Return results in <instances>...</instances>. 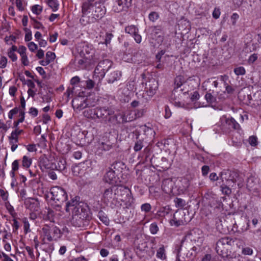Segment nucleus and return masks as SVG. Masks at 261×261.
<instances>
[{
    "instance_id": "obj_1",
    "label": "nucleus",
    "mask_w": 261,
    "mask_h": 261,
    "mask_svg": "<svg viewBox=\"0 0 261 261\" xmlns=\"http://www.w3.org/2000/svg\"><path fill=\"white\" fill-rule=\"evenodd\" d=\"M219 84V81L216 80V77L209 79L202 84V87L207 90L205 99L208 103L215 102L217 96L220 100H223L227 97L225 91L218 89Z\"/></svg>"
},
{
    "instance_id": "obj_2",
    "label": "nucleus",
    "mask_w": 261,
    "mask_h": 261,
    "mask_svg": "<svg viewBox=\"0 0 261 261\" xmlns=\"http://www.w3.org/2000/svg\"><path fill=\"white\" fill-rule=\"evenodd\" d=\"M96 117L101 121L108 123L112 125L117 124L120 122L117 115H115L114 110L108 107H96Z\"/></svg>"
},
{
    "instance_id": "obj_3",
    "label": "nucleus",
    "mask_w": 261,
    "mask_h": 261,
    "mask_svg": "<svg viewBox=\"0 0 261 261\" xmlns=\"http://www.w3.org/2000/svg\"><path fill=\"white\" fill-rule=\"evenodd\" d=\"M116 186L105 187L101 190V201L107 206L113 207L117 201Z\"/></svg>"
},
{
    "instance_id": "obj_4",
    "label": "nucleus",
    "mask_w": 261,
    "mask_h": 261,
    "mask_svg": "<svg viewBox=\"0 0 261 261\" xmlns=\"http://www.w3.org/2000/svg\"><path fill=\"white\" fill-rule=\"evenodd\" d=\"M72 224L75 227H82L88 224V215L87 212L82 207H77L72 213Z\"/></svg>"
},
{
    "instance_id": "obj_5",
    "label": "nucleus",
    "mask_w": 261,
    "mask_h": 261,
    "mask_svg": "<svg viewBox=\"0 0 261 261\" xmlns=\"http://www.w3.org/2000/svg\"><path fill=\"white\" fill-rule=\"evenodd\" d=\"M233 241L232 239L228 238H222L219 239L216 246V251L217 253L223 257H228L230 255L232 244Z\"/></svg>"
},
{
    "instance_id": "obj_6",
    "label": "nucleus",
    "mask_w": 261,
    "mask_h": 261,
    "mask_svg": "<svg viewBox=\"0 0 261 261\" xmlns=\"http://www.w3.org/2000/svg\"><path fill=\"white\" fill-rule=\"evenodd\" d=\"M51 199L57 203V206H61L67 199V195L65 190L59 186L53 187L50 189Z\"/></svg>"
},
{
    "instance_id": "obj_7",
    "label": "nucleus",
    "mask_w": 261,
    "mask_h": 261,
    "mask_svg": "<svg viewBox=\"0 0 261 261\" xmlns=\"http://www.w3.org/2000/svg\"><path fill=\"white\" fill-rule=\"evenodd\" d=\"M116 196L120 197V200L125 203L126 207H130L134 202L130 190L124 186H116Z\"/></svg>"
},
{
    "instance_id": "obj_8",
    "label": "nucleus",
    "mask_w": 261,
    "mask_h": 261,
    "mask_svg": "<svg viewBox=\"0 0 261 261\" xmlns=\"http://www.w3.org/2000/svg\"><path fill=\"white\" fill-rule=\"evenodd\" d=\"M190 220L189 212L185 210L180 209L175 212L170 223L172 225L177 227L187 223Z\"/></svg>"
},
{
    "instance_id": "obj_9",
    "label": "nucleus",
    "mask_w": 261,
    "mask_h": 261,
    "mask_svg": "<svg viewBox=\"0 0 261 261\" xmlns=\"http://www.w3.org/2000/svg\"><path fill=\"white\" fill-rule=\"evenodd\" d=\"M220 178L223 181H231L233 183L238 182V186L239 188H241L243 186V179L240 177L238 173L234 171H231L229 170H223L221 172Z\"/></svg>"
},
{
    "instance_id": "obj_10",
    "label": "nucleus",
    "mask_w": 261,
    "mask_h": 261,
    "mask_svg": "<svg viewBox=\"0 0 261 261\" xmlns=\"http://www.w3.org/2000/svg\"><path fill=\"white\" fill-rule=\"evenodd\" d=\"M77 50L82 58L89 60L93 59L95 53L92 46L86 43L79 44Z\"/></svg>"
},
{
    "instance_id": "obj_11",
    "label": "nucleus",
    "mask_w": 261,
    "mask_h": 261,
    "mask_svg": "<svg viewBox=\"0 0 261 261\" xmlns=\"http://www.w3.org/2000/svg\"><path fill=\"white\" fill-rule=\"evenodd\" d=\"M150 32L149 37L153 40L157 42V43L161 44L164 39L162 30L160 27H152L149 28Z\"/></svg>"
},
{
    "instance_id": "obj_12",
    "label": "nucleus",
    "mask_w": 261,
    "mask_h": 261,
    "mask_svg": "<svg viewBox=\"0 0 261 261\" xmlns=\"http://www.w3.org/2000/svg\"><path fill=\"white\" fill-rule=\"evenodd\" d=\"M112 65V63L109 60H104L99 62L94 71L95 73L99 74L101 77H103Z\"/></svg>"
},
{
    "instance_id": "obj_13",
    "label": "nucleus",
    "mask_w": 261,
    "mask_h": 261,
    "mask_svg": "<svg viewBox=\"0 0 261 261\" xmlns=\"http://www.w3.org/2000/svg\"><path fill=\"white\" fill-rule=\"evenodd\" d=\"M131 0H115L113 6V11L119 13L126 11L130 6Z\"/></svg>"
},
{
    "instance_id": "obj_14",
    "label": "nucleus",
    "mask_w": 261,
    "mask_h": 261,
    "mask_svg": "<svg viewBox=\"0 0 261 261\" xmlns=\"http://www.w3.org/2000/svg\"><path fill=\"white\" fill-rule=\"evenodd\" d=\"M106 13V9L105 7L100 3L96 2L94 10L92 11V15L93 17L96 19H99L102 18Z\"/></svg>"
},
{
    "instance_id": "obj_15",
    "label": "nucleus",
    "mask_w": 261,
    "mask_h": 261,
    "mask_svg": "<svg viewBox=\"0 0 261 261\" xmlns=\"http://www.w3.org/2000/svg\"><path fill=\"white\" fill-rule=\"evenodd\" d=\"M220 122L221 125L226 126L229 129H238L240 127V125L232 117H226L225 116H223L220 118Z\"/></svg>"
},
{
    "instance_id": "obj_16",
    "label": "nucleus",
    "mask_w": 261,
    "mask_h": 261,
    "mask_svg": "<svg viewBox=\"0 0 261 261\" xmlns=\"http://www.w3.org/2000/svg\"><path fill=\"white\" fill-rule=\"evenodd\" d=\"M125 33L133 36L137 43H140L142 41L141 36L138 34V29L134 25H128L125 28Z\"/></svg>"
},
{
    "instance_id": "obj_17",
    "label": "nucleus",
    "mask_w": 261,
    "mask_h": 261,
    "mask_svg": "<svg viewBox=\"0 0 261 261\" xmlns=\"http://www.w3.org/2000/svg\"><path fill=\"white\" fill-rule=\"evenodd\" d=\"M72 105L74 109L81 111L87 108L88 106L87 99L82 97L75 98L72 101Z\"/></svg>"
},
{
    "instance_id": "obj_18",
    "label": "nucleus",
    "mask_w": 261,
    "mask_h": 261,
    "mask_svg": "<svg viewBox=\"0 0 261 261\" xmlns=\"http://www.w3.org/2000/svg\"><path fill=\"white\" fill-rule=\"evenodd\" d=\"M80 198L75 196L72 198L71 200L66 203V211L70 213L71 211L73 213L75 211V209L77 207H82V205L79 203Z\"/></svg>"
},
{
    "instance_id": "obj_19",
    "label": "nucleus",
    "mask_w": 261,
    "mask_h": 261,
    "mask_svg": "<svg viewBox=\"0 0 261 261\" xmlns=\"http://www.w3.org/2000/svg\"><path fill=\"white\" fill-rule=\"evenodd\" d=\"M146 89L147 92H148V95L152 96L158 89V82L154 79L150 80L146 84Z\"/></svg>"
},
{
    "instance_id": "obj_20",
    "label": "nucleus",
    "mask_w": 261,
    "mask_h": 261,
    "mask_svg": "<svg viewBox=\"0 0 261 261\" xmlns=\"http://www.w3.org/2000/svg\"><path fill=\"white\" fill-rule=\"evenodd\" d=\"M118 116V121L120 122L117 124L119 123H124L127 122H130L133 121L135 118L133 116H130V113H126L124 112H122L119 114H117Z\"/></svg>"
},
{
    "instance_id": "obj_21",
    "label": "nucleus",
    "mask_w": 261,
    "mask_h": 261,
    "mask_svg": "<svg viewBox=\"0 0 261 261\" xmlns=\"http://www.w3.org/2000/svg\"><path fill=\"white\" fill-rule=\"evenodd\" d=\"M258 180L253 176H250L247 181V188L250 191H257Z\"/></svg>"
},
{
    "instance_id": "obj_22",
    "label": "nucleus",
    "mask_w": 261,
    "mask_h": 261,
    "mask_svg": "<svg viewBox=\"0 0 261 261\" xmlns=\"http://www.w3.org/2000/svg\"><path fill=\"white\" fill-rule=\"evenodd\" d=\"M173 185V182L171 179H166L163 181L162 188L166 193L170 194L172 192Z\"/></svg>"
},
{
    "instance_id": "obj_23",
    "label": "nucleus",
    "mask_w": 261,
    "mask_h": 261,
    "mask_svg": "<svg viewBox=\"0 0 261 261\" xmlns=\"http://www.w3.org/2000/svg\"><path fill=\"white\" fill-rule=\"evenodd\" d=\"M105 181L110 184H114L116 182L115 172L112 169H109L104 176Z\"/></svg>"
},
{
    "instance_id": "obj_24",
    "label": "nucleus",
    "mask_w": 261,
    "mask_h": 261,
    "mask_svg": "<svg viewBox=\"0 0 261 261\" xmlns=\"http://www.w3.org/2000/svg\"><path fill=\"white\" fill-rule=\"evenodd\" d=\"M83 115L85 117L96 121L97 120L96 117V108L94 109H90L85 110L83 113Z\"/></svg>"
},
{
    "instance_id": "obj_25",
    "label": "nucleus",
    "mask_w": 261,
    "mask_h": 261,
    "mask_svg": "<svg viewBox=\"0 0 261 261\" xmlns=\"http://www.w3.org/2000/svg\"><path fill=\"white\" fill-rule=\"evenodd\" d=\"M225 79H227V76L222 75L220 76V82H219L220 84H219L218 89H221V85H223V89H225V91H226L228 93H232L233 89L231 86L227 85L225 81Z\"/></svg>"
},
{
    "instance_id": "obj_26",
    "label": "nucleus",
    "mask_w": 261,
    "mask_h": 261,
    "mask_svg": "<svg viewBox=\"0 0 261 261\" xmlns=\"http://www.w3.org/2000/svg\"><path fill=\"white\" fill-rule=\"evenodd\" d=\"M121 76V72L119 71H114L111 72L108 75V82L109 83H113L115 81L119 80Z\"/></svg>"
},
{
    "instance_id": "obj_27",
    "label": "nucleus",
    "mask_w": 261,
    "mask_h": 261,
    "mask_svg": "<svg viewBox=\"0 0 261 261\" xmlns=\"http://www.w3.org/2000/svg\"><path fill=\"white\" fill-rule=\"evenodd\" d=\"M95 5H93L89 3H83L82 6V12L83 15H87L89 14H92V11L94 10Z\"/></svg>"
},
{
    "instance_id": "obj_28",
    "label": "nucleus",
    "mask_w": 261,
    "mask_h": 261,
    "mask_svg": "<svg viewBox=\"0 0 261 261\" xmlns=\"http://www.w3.org/2000/svg\"><path fill=\"white\" fill-rule=\"evenodd\" d=\"M39 166L41 168L43 167L44 169L54 168L53 165L49 163L48 159L45 156H42L40 159Z\"/></svg>"
},
{
    "instance_id": "obj_29",
    "label": "nucleus",
    "mask_w": 261,
    "mask_h": 261,
    "mask_svg": "<svg viewBox=\"0 0 261 261\" xmlns=\"http://www.w3.org/2000/svg\"><path fill=\"white\" fill-rule=\"evenodd\" d=\"M44 1L53 12L58 10L59 3L58 0H44Z\"/></svg>"
},
{
    "instance_id": "obj_30",
    "label": "nucleus",
    "mask_w": 261,
    "mask_h": 261,
    "mask_svg": "<svg viewBox=\"0 0 261 261\" xmlns=\"http://www.w3.org/2000/svg\"><path fill=\"white\" fill-rule=\"evenodd\" d=\"M51 226L45 225L42 229L43 234L46 237L47 240L50 242L53 241V237L51 234Z\"/></svg>"
},
{
    "instance_id": "obj_31",
    "label": "nucleus",
    "mask_w": 261,
    "mask_h": 261,
    "mask_svg": "<svg viewBox=\"0 0 261 261\" xmlns=\"http://www.w3.org/2000/svg\"><path fill=\"white\" fill-rule=\"evenodd\" d=\"M29 203V207L32 211H38L39 209V203L38 200L35 199H32L27 201V204Z\"/></svg>"
},
{
    "instance_id": "obj_32",
    "label": "nucleus",
    "mask_w": 261,
    "mask_h": 261,
    "mask_svg": "<svg viewBox=\"0 0 261 261\" xmlns=\"http://www.w3.org/2000/svg\"><path fill=\"white\" fill-rule=\"evenodd\" d=\"M50 230L51 234L53 237V240H56L61 237V234L60 230L56 226H55L54 225L51 226Z\"/></svg>"
},
{
    "instance_id": "obj_33",
    "label": "nucleus",
    "mask_w": 261,
    "mask_h": 261,
    "mask_svg": "<svg viewBox=\"0 0 261 261\" xmlns=\"http://www.w3.org/2000/svg\"><path fill=\"white\" fill-rule=\"evenodd\" d=\"M156 256L157 258L163 260L166 259V251L165 247L163 245H162L157 250Z\"/></svg>"
},
{
    "instance_id": "obj_34",
    "label": "nucleus",
    "mask_w": 261,
    "mask_h": 261,
    "mask_svg": "<svg viewBox=\"0 0 261 261\" xmlns=\"http://www.w3.org/2000/svg\"><path fill=\"white\" fill-rule=\"evenodd\" d=\"M175 88L178 89L182 86H185L186 83L185 82L183 76L179 75L176 77L174 80Z\"/></svg>"
},
{
    "instance_id": "obj_35",
    "label": "nucleus",
    "mask_w": 261,
    "mask_h": 261,
    "mask_svg": "<svg viewBox=\"0 0 261 261\" xmlns=\"http://www.w3.org/2000/svg\"><path fill=\"white\" fill-rule=\"evenodd\" d=\"M9 128V126L5 124L2 120H0V134L2 135V138L4 137Z\"/></svg>"
},
{
    "instance_id": "obj_36",
    "label": "nucleus",
    "mask_w": 261,
    "mask_h": 261,
    "mask_svg": "<svg viewBox=\"0 0 261 261\" xmlns=\"http://www.w3.org/2000/svg\"><path fill=\"white\" fill-rule=\"evenodd\" d=\"M32 160L27 155H24L22 159V165L24 168H28L32 164Z\"/></svg>"
},
{
    "instance_id": "obj_37",
    "label": "nucleus",
    "mask_w": 261,
    "mask_h": 261,
    "mask_svg": "<svg viewBox=\"0 0 261 261\" xmlns=\"http://www.w3.org/2000/svg\"><path fill=\"white\" fill-rule=\"evenodd\" d=\"M43 10V8L41 6L39 5H35L32 7L31 10L33 13L39 15L40 14Z\"/></svg>"
},
{
    "instance_id": "obj_38",
    "label": "nucleus",
    "mask_w": 261,
    "mask_h": 261,
    "mask_svg": "<svg viewBox=\"0 0 261 261\" xmlns=\"http://www.w3.org/2000/svg\"><path fill=\"white\" fill-rule=\"evenodd\" d=\"M31 20L32 21V24L33 27L36 29H43L44 28L42 24L38 21L36 19H35L34 18H33L31 17Z\"/></svg>"
},
{
    "instance_id": "obj_39",
    "label": "nucleus",
    "mask_w": 261,
    "mask_h": 261,
    "mask_svg": "<svg viewBox=\"0 0 261 261\" xmlns=\"http://www.w3.org/2000/svg\"><path fill=\"white\" fill-rule=\"evenodd\" d=\"M56 58V55L54 53L51 51H47L46 54L45 59L47 60L49 63L53 62Z\"/></svg>"
},
{
    "instance_id": "obj_40",
    "label": "nucleus",
    "mask_w": 261,
    "mask_h": 261,
    "mask_svg": "<svg viewBox=\"0 0 261 261\" xmlns=\"http://www.w3.org/2000/svg\"><path fill=\"white\" fill-rule=\"evenodd\" d=\"M234 72L237 75H244L246 73L245 68L242 66H240L234 68Z\"/></svg>"
},
{
    "instance_id": "obj_41",
    "label": "nucleus",
    "mask_w": 261,
    "mask_h": 261,
    "mask_svg": "<svg viewBox=\"0 0 261 261\" xmlns=\"http://www.w3.org/2000/svg\"><path fill=\"white\" fill-rule=\"evenodd\" d=\"M176 207H183L186 205V201L181 198H176L174 200Z\"/></svg>"
},
{
    "instance_id": "obj_42",
    "label": "nucleus",
    "mask_w": 261,
    "mask_h": 261,
    "mask_svg": "<svg viewBox=\"0 0 261 261\" xmlns=\"http://www.w3.org/2000/svg\"><path fill=\"white\" fill-rule=\"evenodd\" d=\"M57 170L62 171L66 168V162L64 160H60L58 163V166H56Z\"/></svg>"
},
{
    "instance_id": "obj_43",
    "label": "nucleus",
    "mask_w": 261,
    "mask_h": 261,
    "mask_svg": "<svg viewBox=\"0 0 261 261\" xmlns=\"http://www.w3.org/2000/svg\"><path fill=\"white\" fill-rule=\"evenodd\" d=\"M9 141L14 143H17L18 141V136L13 130L10 136L9 137Z\"/></svg>"
},
{
    "instance_id": "obj_44",
    "label": "nucleus",
    "mask_w": 261,
    "mask_h": 261,
    "mask_svg": "<svg viewBox=\"0 0 261 261\" xmlns=\"http://www.w3.org/2000/svg\"><path fill=\"white\" fill-rule=\"evenodd\" d=\"M169 207H163L161 208L158 211V213L160 216H165L169 213Z\"/></svg>"
},
{
    "instance_id": "obj_45",
    "label": "nucleus",
    "mask_w": 261,
    "mask_h": 261,
    "mask_svg": "<svg viewBox=\"0 0 261 261\" xmlns=\"http://www.w3.org/2000/svg\"><path fill=\"white\" fill-rule=\"evenodd\" d=\"M148 17L150 21L154 22L159 18V15L157 12H152L149 14Z\"/></svg>"
},
{
    "instance_id": "obj_46",
    "label": "nucleus",
    "mask_w": 261,
    "mask_h": 261,
    "mask_svg": "<svg viewBox=\"0 0 261 261\" xmlns=\"http://www.w3.org/2000/svg\"><path fill=\"white\" fill-rule=\"evenodd\" d=\"M149 229L150 232L153 234H156L159 231V227L155 223L151 224Z\"/></svg>"
},
{
    "instance_id": "obj_47",
    "label": "nucleus",
    "mask_w": 261,
    "mask_h": 261,
    "mask_svg": "<svg viewBox=\"0 0 261 261\" xmlns=\"http://www.w3.org/2000/svg\"><path fill=\"white\" fill-rule=\"evenodd\" d=\"M143 147V141L141 140L137 141L134 147V150L135 151H140Z\"/></svg>"
},
{
    "instance_id": "obj_48",
    "label": "nucleus",
    "mask_w": 261,
    "mask_h": 261,
    "mask_svg": "<svg viewBox=\"0 0 261 261\" xmlns=\"http://www.w3.org/2000/svg\"><path fill=\"white\" fill-rule=\"evenodd\" d=\"M151 208L150 204L148 203L143 204L141 206L142 211L145 212V213L149 212Z\"/></svg>"
},
{
    "instance_id": "obj_49",
    "label": "nucleus",
    "mask_w": 261,
    "mask_h": 261,
    "mask_svg": "<svg viewBox=\"0 0 261 261\" xmlns=\"http://www.w3.org/2000/svg\"><path fill=\"white\" fill-rule=\"evenodd\" d=\"M249 143L252 146H255L257 144V138L256 137L252 136L249 138Z\"/></svg>"
},
{
    "instance_id": "obj_50",
    "label": "nucleus",
    "mask_w": 261,
    "mask_h": 261,
    "mask_svg": "<svg viewBox=\"0 0 261 261\" xmlns=\"http://www.w3.org/2000/svg\"><path fill=\"white\" fill-rule=\"evenodd\" d=\"M221 14L220 9L219 8H215L213 12L212 16L215 19L219 18Z\"/></svg>"
},
{
    "instance_id": "obj_51",
    "label": "nucleus",
    "mask_w": 261,
    "mask_h": 261,
    "mask_svg": "<svg viewBox=\"0 0 261 261\" xmlns=\"http://www.w3.org/2000/svg\"><path fill=\"white\" fill-rule=\"evenodd\" d=\"M7 64V59L6 57L2 56L0 58V68H4L6 67Z\"/></svg>"
},
{
    "instance_id": "obj_52",
    "label": "nucleus",
    "mask_w": 261,
    "mask_h": 261,
    "mask_svg": "<svg viewBox=\"0 0 261 261\" xmlns=\"http://www.w3.org/2000/svg\"><path fill=\"white\" fill-rule=\"evenodd\" d=\"M257 54H253L249 57L248 62L249 64H253L257 59Z\"/></svg>"
},
{
    "instance_id": "obj_53",
    "label": "nucleus",
    "mask_w": 261,
    "mask_h": 261,
    "mask_svg": "<svg viewBox=\"0 0 261 261\" xmlns=\"http://www.w3.org/2000/svg\"><path fill=\"white\" fill-rule=\"evenodd\" d=\"M28 46L29 49L32 52L35 51L38 48L37 45L33 42L29 43Z\"/></svg>"
},
{
    "instance_id": "obj_54",
    "label": "nucleus",
    "mask_w": 261,
    "mask_h": 261,
    "mask_svg": "<svg viewBox=\"0 0 261 261\" xmlns=\"http://www.w3.org/2000/svg\"><path fill=\"white\" fill-rule=\"evenodd\" d=\"M68 261H89V260L84 256L81 255L77 257H73L69 259Z\"/></svg>"
},
{
    "instance_id": "obj_55",
    "label": "nucleus",
    "mask_w": 261,
    "mask_h": 261,
    "mask_svg": "<svg viewBox=\"0 0 261 261\" xmlns=\"http://www.w3.org/2000/svg\"><path fill=\"white\" fill-rule=\"evenodd\" d=\"M21 56V62L24 66H28L29 64V61L27 55H22Z\"/></svg>"
},
{
    "instance_id": "obj_56",
    "label": "nucleus",
    "mask_w": 261,
    "mask_h": 261,
    "mask_svg": "<svg viewBox=\"0 0 261 261\" xmlns=\"http://www.w3.org/2000/svg\"><path fill=\"white\" fill-rule=\"evenodd\" d=\"M145 113V110L144 109H138L136 110L135 111V119L137 118H140L143 116Z\"/></svg>"
},
{
    "instance_id": "obj_57",
    "label": "nucleus",
    "mask_w": 261,
    "mask_h": 261,
    "mask_svg": "<svg viewBox=\"0 0 261 261\" xmlns=\"http://www.w3.org/2000/svg\"><path fill=\"white\" fill-rule=\"evenodd\" d=\"M7 208L8 210V211L10 213V214L12 215V216L13 218H15L16 215H17V214L15 213V210H14L13 207L12 205H9L7 206Z\"/></svg>"
},
{
    "instance_id": "obj_58",
    "label": "nucleus",
    "mask_w": 261,
    "mask_h": 261,
    "mask_svg": "<svg viewBox=\"0 0 261 261\" xmlns=\"http://www.w3.org/2000/svg\"><path fill=\"white\" fill-rule=\"evenodd\" d=\"M16 5L19 11H22L24 10L23 2L22 0H16Z\"/></svg>"
},
{
    "instance_id": "obj_59",
    "label": "nucleus",
    "mask_w": 261,
    "mask_h": 261,
    "mask_svg": "<svg viewBox=\"0 0 261 261\" xmlns=\"http://www.w3.org/2000/svg\"><path fill=\"white\" fill-rule=\"evenodd\" d=\"M242 253L244 255H251L253 253V250L249 247H246L243 249Z\"/></svg>"
},
{
    "instance_id": "obj_60",
    "label": "nucleus",
    "mask_w": 261,
    "mask_h": 261,
    "mask_svg": "<svg viewBox=\"0 0 261 261\" xmlns=\"http://www.w3.org/2000/svg\"><path fill=\"white\" fill-rule=\"evenodd\" d=\"M13 232L16 231L19 227V224L16 219H13L12 224Z\"/></svg>"
},
{
    "instance_id": "obj_61",
    "label": "nucleus",
    "mask_w": 261,
    "mask_h": 261,
    "mask_svg": "<svg viewBox=\"0 0 261 261\" xmlns=\"http://www.w3.org/2000/svg\"><path fill=\"white\" fill-rule=\"evenodd\" d=\"M8 56L9 58H10L13 62H15L17 60V57L16 55L12 51H8Z\"/></svg>"
},
{
    "instance_id": "obj_62",
    "label": "nucleus",
    "mask_w": 261,
    "mask_h": 261,
    "mask_svg": "<svg viewBox=\"0 0 261 261\" xmlns=\"http://www.w3.org/2000/svg\"><path fill=\"white\" fill-rule=\"evenodd\" d=\"M19 169V162L18 160H15L12 164V170L16 171Z\"/></svg>"
},
{
    "instance_id": "obj_63",
    "label": "nucleus",
    "mask_w": 261,
    "mask_h": 261,
    "mask_svg": "<svg viewBox=\"0 0 261 261\" xmlns=\"http://www.w3.org/2000/svg\"><path fill=\"white\" fill-rule=\"evenodd\" d=\"M239 15L237 13H234L232 14V15L231 16L230 18H231V20L232 22V24L233 25L236 24V21L239 19Z\"/></svg>"
},
{
    "instance_id": "obj_64",
    "label": "nucleus",
    "mask_w": 261,
    "mask_h": 261,
    "mask_svg": "<svg viewBox=\"0 0 261 261\" xmlns=\"http://www.w3.org/2000/svg\"><path fill=\"white\" fill-rule=\"evenodd\" d=\"M27 48L24 46H20L18 49V53L20 56L26 55Z\"/></svg>"
}]
</instances>
